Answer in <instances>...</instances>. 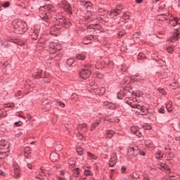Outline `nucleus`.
Instances as JSON below:
<instances>
[{"mask_svg": "<svg viewBox=\"0 0 180 180\" xmlns=\"http://www.w3.org/2000/svg\"><path fill=\"white\" fill-rule=\"evenodd\" d=\"M132 96H137V94L134 91H132Z\"/></svg>", "mask_w": 180, "mask_h": 180, "instance_id": "774afa93", "label": "nucleus"}, {"mask_svg": "<svg viewBox=\"0 0 180 180\" xmlns=\"http://www.w3.org/2000/svg\"><path fill=\"white\" fill-rule=\"evenodd\" d=\"M84 175H91V171L88 170V169H85L84 171Z\"/></svg>", "mask_w": 180, "mask_h": 180, "instance_id": "8fccbe9b", "label": "nucleus"}, {"mask_svg": "<svg viewBox=\"0 0 180 180\" xmlns=\"http://www.w3.org/2000/svg\"><path fill=\"white\" fill-rule=\"evenodd\" d=\"M78 99V95L73 94L72 95V101H77Z\"/></svg>", "mask_w": 180, "mask_h": 180, "instance_id": "58836bf2", "label": "nucleus"}, {"mask_svg": "<svg viewBox=\"0 0 180 180\" xmlns=\"http://www.w3.org/2000/svg\"><path fill=\"white\" fill-rule=\"evenodd\" d=\"M92 72H94V66L87 64L84 65V68L79 72V75L82 79H86L87 78H89Z\"/></svg>", "mask_w": 180, "mask_h": 180, "instance_id": "f03ea898", "label": "nucleus"}, {"mask_svg": "<svg viewBox=\"0 0 180 180\" xmlns=\"http://www.w3.org/2000/svg\"><path fill=\"white\" fill-rule=\"evenodd\" d=\"M117 162V157L116 156V154H112L111 156V158L109 161V165L111 167H114V165H116V163Z\"/></svg>", "mask_w": 180, "mask_h": 180, "instance_id": "9d476101", "label": "nucleus"}, {"mask_svg": "<svg viewBox=\"0 0 180 180\" xmlns=\"http://www.w3.org/2000/svg\"><path fill=\"white\" fill-rule=\"evenodd\" d=\"M135 150H136L137 154H139V155H142V156L146 155V152H144V150H141L137 146L135 147Z\"/></svg>", "mask_w": 180, "mask_h": 180, "instance_id": "bb28decb", "label": "nucleus"}, {"mask_svg": "<svg viewBox=\"0 0 180 180\" xmlns=\"http://www.w3.org/2000/svg\"><path fill=\"white\" fill-rule=\"evenodd\" d=\"M41 19H43L46 23H49V18H47V13L46 12L39 15Z\"/></svg>", "mask_w": 180, "mask_h": 180, "instance_id": "412c9836", "label": "nucleus"}, {"mask_svg": "<svg viewBox=\"0 0 180 180\" xmlns=\"http://www.w3.org/2000/svg\"><path fill=\"white\" fill-rule=\"evenodd\" d=\"M85 57V54L84 53H79L76 56L77 60H84Z\"/></svg>", "mask_w": 180, "mask_h": 180, "instance_id": "c85d7f7f", "label": "nucleus"}, {"mask_svg": "<svg viewBox=\"0 0 180 180\" xmlns=\"http://www.w3.org/2000/svg\"><path fill=\"white\" fill-rule=\"evenodd\" d=\"M113 134H115V131H112V130L106 131V137H108V139H112V137H113Z\"/></svg>", "mask_w": 180, "mask_h": 180, "instance_id": "b1692460", "label": "nucleus"}, {"mask_svg": "<svg viewBox=\"0 0 180 180\" xmlns=\"http://www.w3.org/2000/svg\"><path fill=\"white\" fill-rule=\"evenodd\" d=\"M123 36H124V31H120L118 32V37H123Z\"/></svg>", "mask_w": 180, "mask_h": 180, "instance_id": "c03bdc74", "label": "nucleus"}, {"mask_svg": "<svg viewBox=\"0 0 180 180\" xmlns=\"http://www.w3.org/2000/svg\"><path fill=\"white\" fill-rule=\"evenodd\" d=\"M0 148L4 150V153H9V142L7 140L0 141Z\"/></svg>", "mask_w": 180, "mask_h": 180, "instance_id": "0eeeda50", "label": "nucleus"}, {"mask_svg": "<svg viewBox=\"0 0 180 180\" xmlns=\"http://www.w3.org/2000/svg\"><path fill=\"white\" fill-rule=\"evenodd\" d=\"M169 23L172 25V26H176L178 23H179V21H178L177 18H174V19H170L169 20Z\"/></svg>", "mask_w": 180, "mask_h": 180, "instance_id": "aec40b11", "label": "nucleus"}, {"mask_svg": "<svg viewBox=\"0 0 180 180\" xmlns=\"http://www.w3.org/2000/svg\"><path fill=\"white\" fill-rule=\"evenodd\" d=\"M117 96L118 99H123V98H124V96H126V91H124V90L120 91L117 93Z\"/></svg>", "mask_w": 180, "mask_h": 180, "instance_id": "f3484780", "label": "nucleus"}, {"mask_svg": "<svg viewBox=\"0 0 180 180\" xmlns=\"http://www.w3.org/2000/svg\"><path fill=\"white\" fill-rule=\"evenodd\" d=\"M90 85L91 86V89H94L96 91V89H98V88H99L98 86V85L96 84H95L94 82H91Z\"/></svg>", "mask_w": 180, "mask_h": 180, "instance_id": "473e14b6", "label": "nucleus"}, {"mask_svg": "<svg viewBox=\"0 0 180 180\" xmlns=\"http://www.w3.org/2000/svg\"><path fill=\"white\" fill-rule=\"evenodd\" d=\"M30 150H31V149L29 147H26L24 149L25 153H27V154H29V153H30Z\"/></svg>", "mask_w": 180, "mask_h": 180, "instance_id": "49530a36", "label": "nucleus"}, {"mask_svg": "<svg viewBox=\"0 0 180 180\" xmlns=\"http://www.w3.org/2000/svg\"><path fill=\"white\" fill-rule=\"evenodd\" d=\"M4 8H8L9 2H6L3 4Z\"/></svg>", "mask_w": 180, "mask_h": 180, "instance_id": "603ef678", "label": "nucleus"}, {"mask_svg": "<svg viewBox=\"0 0 180 180\" xmlns=\"http://www.w3.org/2000/svg\"><path fill=\"white\" fill-rule=\"evenodd\" d=\"M58 106H60V108H64L65 106V104L64 103H62L61 101L58 102Z\"/></svg>", "mask_w": 180, "mask_h": 180, "instance_id": "09e8293b", "label": "nucleus"}, {"mask_svg": "<svg viewBox=\"0 0 180 180\" xmlns=\"http://www.w3.org/2000/svg\"><path fill=\"white\" fill-rule=\"evenodd\" d=\"M74 174H75V175H76V176L77 175H79V168H76V169L74 171Z\"/></svg>", "mask_w": 180, "mask_h": 180, "instance_id": "de8ad7c7", "label": "nucleus"}, {"mask_svg": "<svg viewBox=\"0 0 180 180\" xmlns=\"http://www.w3.org/2000/svg\"><path fill=\"white\" fill-rule=\"evenodd\" d=\"M60 8L64 9L65 12H68V13H70V15L72 14V9L71 8V6L68 2L66 1H63L60 4Z\"/></svg>", "mask_w": 180, "mask_h": 180, "instance_id": "39448f33", "label": "nucleus"}, {"mask_svg": "<svg viewBox=\"0 0 180 180\" xmlns=\"http://www.w3.org/2000/svg\"><path fill=\"white\" fill-rule=\"evenodd\" d=\"M86 39H87V40H96V39H98V37L96 36L90 35V36L87 37Z\"/></svg>", "mask_w": 180, "mask_h": 180, "instance_id": "72a5a7b5", "label": "nucleus"}, {"mask_svg": "<svg viewBox=\"0 0 180 180\" xmlns=\"http://www.w3.org/2000/svg\"><path fill=\"white\" fill-rule=\"evenodd\" d=\"M128 158H134V157H137V150H136V148H129L127 152Z\"/></svg>", "mask_w": 180, "mask_h": 180, "instance_id": "6e6552de", "label": "nucleus"}, {"mask_svg": "<svg viewBox=\"0 0 180 180\" xmlns=\"http://www.w3.org/2000/svg\"><path fill=\"white\" fill-rule=\"evenodd\" d=\"M122 172H124V171H126V167H122L121 169Z\"/></svg>", "mask_w": 180, "mask_h": 180, "instance_id": "e2e57ef3", "label": "nucleus"}, {"mask_svg": "<svg viewBox=\"0 0 180 180\" xmlns=\"http://www.w3.org/2000/svg\"><path fill=\"white\" fill-rule=\"evenodd\" d=\"M131 131L134 134H136V136H139V134H141V132H140V129L137 126L131 127Z\"/></svg>", "mask_w": 180, "mask_h": 180, "instance_id": "f8f14e48", "label": "nucleus"}, {"mask_svg": "<svg viewBox=\"0 0 180 180\" xmlns=\"http://www.w3.org/2000/svg\"><path fill=\"white\" fill-rule=\"evenodd\" d=\"M59 158L58 153H52L50 155V160H52L53 162L58 161Z\"/></svg>", "mask_w": 180, "mask_h": 180, "instance_id": "2eb2a0df", "label": "nucleus"}, {"mask_svg": "<svg viewBox=\"0 0 180 180\" xmlns=\"http://www.w3.org/2000/svg\"><path fill=\"white\" fill-rule=\"evenodd\" d=\"M87 154H88L89 157H90V158H92V160H96V156H94V154H92L89 152H88Z\"/></svg>", "mask_w": 180, "mask_h": 180, "instance_id": "4c0bfd02", "label": "nucleus"}, {"mask_svg": "<svg viewBox=\"0 0 180 180\" xmlns=\"http://www.w3.org/2000/svg\"><path fill=\"white\" fill-rule=\"evenodd\" d=\"M14 124L17 127H19L22 126V124H23V122H22V121H19V122H15Z\"/></svg>", "mask_w": 180, "mask_h": 180, "instance_id": "a19ab883", "label": "nucleus"}, {"mask_svg": "<svg viewBox=\"0 0 180 180\" xmlns=\"http://www.w3.org/2000/svg\"><path fill=\"white\" fill-rule=\"evenodd\" d=\"M79 131H86L88 130V127L86 124H79L77 127Z\"/></svg>", "mask_w": 180, "mask_h": 180, "instance_id": "dca6fc26", "label": "nucleus"}, {"mask_svg": "<svg viewBox=\"0 0 180 180\" xmlns=\"http://www.w3.org/2000/svg\"><path fill=\"white\" fill-rule=\"evenodd\" d=\"M96 94H98L99 95H103L105 94V89L104 87H98L96 89Z\"/></svg>", "mask_w": 180, "mask_h": 180, "instance_id": "393cba45", "label": "nucleus"}, {"mask_svg": "<svg viewBox=\"0 0 180 180\" xmlns=\"http://www.w3.org/2000/svg\"><path fill=\"white\" fill-rule=\"evenodd\" d=\"M86 19H89V20H94V19L91 18L89 15H88L87 18L86 17Z\"/></svg>", "mask_w": 180, "mask_h": 180, "instance_id": "69168bd1", "label": "nucleus"}, {"mask_svg": "<svg viewBox=\"0 0 180 180\" xmlns=\"http://www.w3.org/2000/svg\"><path fill=\"white\" fill-rule=\"evenodd\" d=\"M162 157H164V153H162L161 151H158L155 154V158H162Z\"/></svg>", "mask_w": 180, "mask_h": 180, "instance_id": "2f4dec72", "label": "nucleus"}, {"mask_svg": "<svg viewBox=\"0 0 180 180\" xmlns=\"http://www.w3.org/2000/svg\"><path fill=\"white\" fill-rule=\"evenodd\" d=\"M176 141H180V136L176 137Z\"/></svg>", "mask_w": 180, "mask_h": 180, "instance_id": "0e129e2a", "label": "nucleus"}, {"mask_svg": "<svg viewBox=\"0 0 180 180\" xmlns=\"http://www.w3.org/2000/svg\"><path fill=\"white\" fill-rule=\"evenodd\" d=\"M20 175V170L19 169V166L14 167V176L15 178H19Z\"/></svg>", "mask_w": 180, "mask_h": 180, "instance_id": "a211bd4d", "label": "nucleus"}, {"mask_svg": "<svg viewBox=\"0 0 180 180\" xmlns=\"http://www.w3.org/2000/svg\"><path fill=\"white\" fill-rule=\"evenodd\" d=\"M68 172H66L65 171H62L58 176V179L59 180H64L65 179V176L64 175H67Z\"/></svg>", "mask_w": 180, "mask_h": 180, "instance_id": "a878e982", "label": "nucleus"}, {"mask_svg": "<svg viewBox=\"0 0 180 180\" xmlns=\"http://www.w3.org/2000/svg\"><path fill=\"white\" fill-rule=\"evenodd\" d=\"M16 115L18 116L19 117H22V119H25V117L24 115H22L20 113H17Z\"/></svg>", "mask_w": 180, "mask_h": 180, "instance_id": "13d9d810", "label": "nucleus"}, {"mask_svg": "<svg viewBox=\"0 0 180 180\" xmlns=\"http://www.w3.org/2000/svg\"><path fill=\"white\" fill-rule=\"evenodd\" d=\"M67 65L69 67H74V65H75V60H74V58L68 59L67 61Z\"/></svg>", "mask_w": 180, "mask_h": 180, "instance_id": "4be33fe9", "label": "nucleus"}, {"mask_svg": "<svg viewBox=\"0 0 180 180\" xmlns=\"http://www.w3.org/2000/svg\"><path fill=\"white\" fill-rule=\"evenodd\" d=\"M158 91L160 92V94H162V95H165V94H167L165 92V89H164L163 88L158 89Z\"/></svg>", "mask_w": 180, "mask_h": 180, "instance_id": "e433bc0d", "label": "nucleus"}, {"mask_svg": "<svg viewBox=\"0 0 180 180\" xmlns=\"http://www.w3.org/2000/svg\"><path fill=\"white\" fill-rule=\"evenodd\" d=\"M159 19L160 20H167V18L164 15H161Z\"/></svg>", "mask_w": 180, "mask_h": 180, "instance_id": "6e6d98bb", "label": "nucleus"}, {"mask_svg": "<svg viewBox=\"0 0 180 180\" xmlns=\"http://www.w3.org/2000/svg\"><path fill=\"white\" fill-rule=\"evenodd\" d=\"M167 51L168 53H172V51H174V49H172V47H168L167 49Z\"/></svg>", "mask_w": 180, "mask_h": 180, "instance_id": "3c124183", "label": "nucleus"}, {"mask_svg": "<svg viewBox=\"0 0 180 180\" xmlns=\"http://www.w3.org/2000/svg\"><path fill=\"white\" fill-rule=\"evenodd\" d=\"M127 105H129L131 108H134L136 109H138V110H140L141 113H147L148 111V109L146 108L144 105H140L136 101H134L133 100H129L127 102Z\"/></svg>", "mask_w": 180, "mask_h": 180, "instance_id": "7ed1b4c3", "label": "nucleus"}, {"mask_svg": "<svg viewBox=\"0 0 180 180\" xmlns=\"http://www.w3.org/2000/svg\"><path fill=\"white\" fill-rule=\"evenodd\" d=\"M135 2H136V4H141V2H143V0H136Z\"/></svg>", "mask_w": 180, "mask_h": 180, "instance_id": "052dcab7", "label": "nucleus"}, {"mask_svg": "<svg viewBox=\"0 0 180 180\" xmlns=\"http://www.w3.org/2000/svg\"><path fill=\"white\" fill-rule=\"evenodd\" d=\"M166 109L167 110V112H172V103H169L166 105Z\"/></svg>", "mask_w": 180, "mask_h": 180, "instance_id": "c756f323", "label": "nucleus"}, {"mask_svg": "<svg viewBox=\"0 0 180 180\" xmlns=\"http://www.w3.org/2000/svg\"><path fill=\"white\" fill-rule=\"evenodd\" d=\"M69 165H71V167H74L75 165V162L72 160H69Z\"/></svg>", "mask_w": 180, "mask_h": 180, "instance_id": "a18cd8bd", "label": "nucleus"}, {"mask_svg": "<svg viewBox=\"0 0 180 180\" xmlns=\"http://www.w3.org/2000/svg\"><path fill=\"white\" fill-rule=\"evenodd\" d=\"M158 168H160V169H162V170L165 169L166 171H169V167L165 163H162V162L159 163Z\"/></svg>", "mask_w": 180, "mask_h": 180, "instance_id": "4468645a", "label": "nucleus"}, {"mask_svg": "<svg viewBox=\"0 0 180 180\" xmlns=\"http://www.w3.org/2000/svg\"><path fill=\"white\" fill-rule=\"evenodd\" d=\"M76 151L79 155H82V148H77Z\"/></svg>", "mask_w": 180, "mask_h": 180, "instance_id": "f704fd0d", "label": "nucleus"}, {"mask_svg": "<svg viewBox=\"0 0 180 180\" xmlns=\"http://www.w3.org/2000/svg\"><path fill=\"white\" fill-rule=\"evenodd\" d=\"M27 167H28V168H30V169H32V165H30V164H28V165H27Z\"/></svg>", "mask_w": 180, "mask_h": 180, "instance_id": "338daca9", "label": "nucleus"}, {"mask_svg": "<svg viewBox=\"0 0 180 180\" xmlns=\"http://www.w3.org/2000/svg\"><path fill=\"white\" fill-rule=\"evenodd\" d=\"M170 86H171L172 89H176V88H179V84H178V83L176 82H174L170 84Z\"/></svg>", "mask_w": 180, "mask_h": 180, "instance_id": "7c9ffc66", "label": "nucleus"}, {"mask_svg": "<svg viewBox=\"0 0 180 180\" xmlns=\"http://www.w3.org/2000/svg\"><path fill=\"white\" fill-rule=\"evenodd\" d=\"M144 57H146L144 53H139V58H144Z\"/></svg>", "mask_w": 180, "mask_h": 180, "instance_id": "864d4df0", "label": "nucleus"}, {"mask_svg": "<svg viewBox=\"0 0 180 180\" xmlns=\"http://www.w3.org/2000/svg\"><path fill=\"white\" fill-rule=\"evenodd\" d=\"M179 39V31L178 30H175L170 40L172 43H174L175 40H178Z\"/></svg>", "mask_w": 180, "mask_h": 180, "instance_id": "9b49d317", "label": "nucleus"}, {"mask_svg": "<svg viewBox=\"0 0 180 180\" xmlns=\"http://www.w3.org/2000/svg\"><path fill=\"white\" fill-rule=\"evenodd\" d=\"M0 117H5V115H4V111H2V110H0Z\"/></svg>", "mask_w": 180, "mask_h": 180, "instance_id": "4d7b16f0", "label": "nucleus"}, {"mask_svg": "<svg viewBox=\"0 0 180 180\" xmlns=\"http://www.w3.org/2000/svg\"><path fill=\"white\" fill-rule=\"evenodd\" d=\"M27 25H26V22L24 21H18L16 25H15V29H19V30H24V29H26V27Z\"/></svg>", "mask_w": 180, "mask_h": 180, "instance_id": "1a4fd4ad", "label": "nucleus"}, {"mask_svg": "<svg viewBox=\"0 0 180 180\" xmlns=\"http://www.w3.org/2000/svg\"><path fill=\"white\" fill-rule=\"evenodd\" d=\"M61 30V25H56L51 27L50 33L53 36H58L60 34Z\"/></svg>", "mask_w": 180, "mask_h": 180, "instance_id": "423d86ee", "label": "nucleus"}, {"mask_svg": "<svg viewBox=\"0 0 180 180\" xmlns=\"http://www.w3.org/2000/svg\"><path fill=\"white\" fill-rule=\"evenodd\" d=\"M122 19H124V20H127L130 19V15H129L127 14H124L122 16Z\"/></svg>", "mask_w": 180, "mask_h": 180, "instance_id": "ea45409f", "label": "nucleus"}, {"mask_svg": "<svg viewBox=\"0 0 180 180\" xmlns=\"http://www.w3.org/2000/svg\"><path fill=\"white\" fill-rule=\"evenodd\" d=\"M159 113H165V108H164V106L161 107L158 110Z\"/></svg>", "mask_w": 180, "mask_h": 180, "instance_id": "37998d69", "label": "nucleus"}, {"mask_svg": "<svg viewBox=\"0 0 180 180\" xmlns=\"http://www.w3.org/2000/svg\"><path fill=\"white\" fill-rule=\"evenodd\" d=\"M123 11V6L121 5H117L115 8L111 10L110 12V16L112 18H115V16H117V15H120L122 11Z\"/></svg>", "mask_w": 180, "mask_h": 180, "instance_id": "20e7f679", "label": "nucleus"}, {"mask_svg": "<svg viewBox=\"0 0 180 180\" xmlns=\"http://www.w3.org/2000/svg\"><path fill=\"white\" fill-rule=\"evenodd\" d=\"M40 11H53V6L51 5H46L43 7H41Z\"/></svg>", "mask_w": 180, "mask_h": 180, "instance_id": "5701e85b", "label": "nucleus"}, {"mask_svg": "<svg viewBox=\"0 0 180 180\" xmlns=\"http://www.w3.org/2000/svg\"><path fill=\"white\" fill-rule=\"evenodd\" d=\"M91 6H92V3L86 2L85 4H84L83 8L87 9V11H89V9H91Z\"/></svg>", "mask_w": 180, "mask_h": 180, "instance_id": "cd10ccee", "label": "nucleus"}, {"mask_svg": "<svg viewBox=\"0 0 180 180\" xmlns=\"http://www.w3.org/2000/svg\"><path fill=\"white\" fill-rule=\"evenodd\" d=\"M41 70H39L38 72V74L34 75L35 78H41Z\"/></svg>", "mask_w": 180, "mask_h": 180, "instance_id": "79ce46f5", "label": "nucleus"}, {"mask_svg": "<svg viewBox=\"0 0 180 180\" xmlns=\"http://www.w3.org/2000/svg\"><path fill=\"white\" fill-rule=\"evenodd\" d=\"M41 108L45 112H49L51 108V105L49 103L43 102Z\"/></svg>", "mask_w": 180, "mask_h": 180, "instance_id": "ddd939ff", "label": "nucleus"}, {"mask_svg": "<svg viewBox=\"0 0 180 180\" xmlns=\"http://www.w3.org/2000/svg\"><path fill=\"white\" fill-rule=\"evenodd\" d=\"M143 180H150V178L148 176H147V175H145L143 176Z\"/></svg>", "mask_w": 180, "mask_h": 180, "instance_id": "bf43d9fd", "label": "nucleus"}, {"mask_svg": "<svg viewBox=\"0 0 180 180\" xmlns=\"http://www.w3.org/2000/svg\"><path fill=\"white\" fill-rule=\"evenodd\" d=\"M39 43L41 44H43L44 49L46 50H48V51H49L52 54H53V53H56V51H58L59 50H61L62 49L61 45L58 41L49 43V41H46L42 38H41L39 39Z\"/></svg>", "mask_w": 180, "mask_h": 180, "instance_id": "f257e3e1", "label": "nucleus"}, {"mask_svg": "<svg viewBox=\"0 0 180 180\" xmlns=\"http://www.w3.org/2000/svg\"><path fill=\"white\" fill-rule=\"evenodd\" d=\"M101 123V120H96L91 125V131H94V130L95 129H96V127H98V126H99V124Z\"/></svg>", "mask_w": 180, "mask_h": 180, "instance_id": "6ab92c4d", "label": "nucleus"}, {"mask_svg": "<svg viewBox=\"0 0 180 180\" xmlns=\"http://www.w3.org/2000/svg\"><path fill=\"white\" fill-rule=\"evenodd\" d=\"M5 108H15V104L13 103L5 104Z\"/></svg>", "mask_w": 180, "mask_h": 180, "instance_id": "c9c22d12", "label": "nucleus"}, {"mask_svg": "<svg viewBox=\"0 0 180 180\" xmlns=\"http://www.w3.org/2000/svg\"><path fill=\"white\" fill-rule=\"evenodd\" d=\"M92 28V25H90L88 28H87V32H92V30L90 31V29Z\"/></svg>", "mask_w": 180, "mask_h": 180, "instance_id": "680f3d73", "label": "nucleus"}, {"mask_svg": "<svg viewBox=\"0 0 180 180\" xmlns=\"http://www.w3.org/2000/svg\"><path fill=\"white\" fill-rule=\"evenodd\" d=\"M126 68H124V65H122L121 67V71H122V72H126Z\"/></svg>", "mask_w": 180, "mask_h": 180, "instance_id": "5fc2aeb1", "label": "nucleus"}]
</instances>
